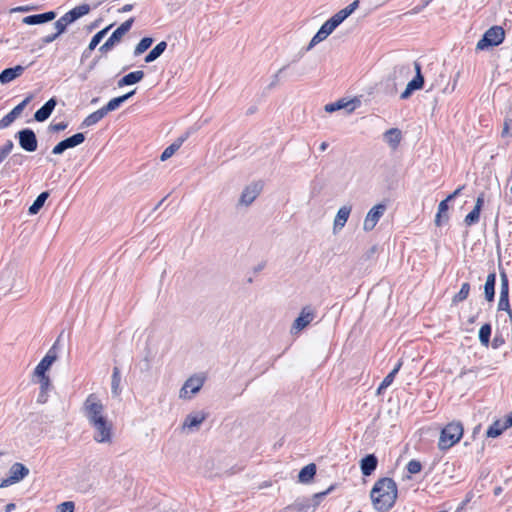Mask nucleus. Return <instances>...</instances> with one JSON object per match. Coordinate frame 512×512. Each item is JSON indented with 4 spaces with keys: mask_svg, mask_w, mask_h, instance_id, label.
I'll return each mask as SVG.
<instances>
[{
    "mask_svg": "<svg viewBox=\"0 0 512 512\" xmlns=\"http://www.w3.org/2000/svg\"><path fill=\"white\" fill-rule=\"evenodd\" d=\"M329 35H330V33H328L323 27H320V29L317 31V33L311 39V41L307 47V50L312 49L315 45L324 41Z\"/></svg>",
    "mask_w": 512,
    "mask_h": 512,
    "instance_id": "obj_44",
    "label": "nucleus"
},
{
    "mask_svg": "<svg viewBox=\"0 0 512 512\" xmlns=\"http://www.w3.org/2000/svg\"><path fill=\"white\" fill-rule=\"evenodd\" d=\"M498 310L506 311L510 317H512V311L509 304V296H500L498 302Z\"/></svg>",
    "mask_w": 512,
    "mask_h": 512,
    "instance_id": "obj_50",
    "label": "nucleus"
},
{
    "mask_svg": "<svg viewBox=\"0 0 512 512\" xmlns=\"http://www.w3.org/2000/svg\"><path fill=\"white\" fill-rule=\"evenodd\" d=\"M509 296V282L507 275L505 273H501V288H500V296Z\"/></svg>",
    "mask_w": 512,
    "mask_h": 512,
    "instance_id": "obj_51",
    "label": "nucleus"
},
{
    "mask_svg": "<svg viewBox=\"0 0 512 512\" xmlns=\"http://www.w3.org/2000/svg\"><path fill=\"white\" fill-rule=\"evenodd\" d=\"M25 71L22 65L6 68L0 73V83L5 85L20 77Z\"/></svg>",
    "mask_w": 512,
    "mask_h": 512,
    "instance_id": "obj_18",
    "label": "nucleus"
},
{
    "mask_svg": "<svg viewBox=\"0 0 512 512\" xmlns=\"http://www.w3.org/2000/svg\"><path fill=\"white\" fill-rule=\"evenodd\" d=\"M329 35H330V33H328L323 27H320V29L317 31V33L311 39V41L307 47V50L312 49L315 45L324 41Z\"/></svg>",
    "mask_w": 512,
    "mask_h": 512,
    "instance_id": "obj_43",
    "label": "nucleus"
},
{
    "mask_svg": "<svg viewBox=\"0 0 512 512\" xmlns=\"http://www.w3.org/2000/svg\"><path fill=\"white\" fill-rule=\"evenodd\" d=\"M316 474V465L314 463H310L304 466L298 475V480L301 483H309Z\"/></svg>",
    "mask_w": 512,
    "mask_h": 512,
    "instance_id": "obj_31",
    "label": "nucleus"
},
{
    "mask_svg": "<svg viewBox=\"0 0 512 512\" xmlns=\"http://www.w3.org/2000/svg\"><path fill=\"white\" fill-rule=\"evenodd\" d=\"M399 73L400 75H408L410 73V67L409 66H398L394 69V74Z\"/></svg>",
    "mask_w": 512,
    "mask_h": 512,
    "instance_id": "obj_59",
    "label": "nucleus"
},
{
    "mask_svg": "<svg viewBox=\"0 0 512 512\" xmlns=\"http://www.w3.org/2000/svg\"><path fill=\"white\" fill-rule=\"evenodd\" d=\"M85 141V135L83 133H76L62 141H60L57 145L52 149V153L54 155H60L65 150L74 148Z\"/></svg>",
    "mask_w": 512,
    "mask_h": 512,
    "instance_id": "obj_13",
    "label": "nucleus"
},
{
    "mask_svg": "<svg viewBox=\"0 0 512 512\" xmlns=\"http://www.w3.org/2000/svg\"><path fill=\"white\" fill-rule=\"evenodd\" d=\"M106 116L105 111L100 108L97 111L88 115L83 122L81 123V127H90L98 123L102 118Z\"/></svg>",
    "mask_w": 512,
    "mask_h": 512,
    "instance_id": "obj_37",
    "label": "nucleus"
},
{
    "mask_svg": "<svg viewBox=\"0 0 512 512\" xmlns=\"http://www.w3.org/2000/svg\"><path fill=\"white\" fill-rule=\"evenodd\" d=\"M424 84V77L422 75H416L414 79L408 82L406 89L401 93V99H407L410 97L414 90L421 89Z\"/></svg>",
    "mask_w": 512,
    "mask_h": 512,
    "instance_id": "obj_26",
    "label": "nucleus"
},
{
    "mask_svg": "<svg viewBox=\"0 0 512 512\" xmlns=\"http://www.w3.org/2000/svg\"><path fill=\"white\" fill-rule=\"evenodd\" d=\"M29 475V469L20 462H15L9 468V476L0 482V488H5L10 485L22 481Z\"/></svg>",
    "mask_w": 512,
    "mask_h": 512,
    "instance_id": "obj_8",
    "label": "nucleus"
},
{
    "mask_svg": "<svg viewBox=\"0 0 512 512\" xmlns=\"http://www.w3.org/2000/svg\"><path fill=\"white\" fill-rule=\"evenodd\" d=\"M14 147V143L12 140H7L5 144L0 147V163L4 161V159L11 153Z\"/></svg>",
    "mask_w": 512,
    "mask_h": 512,
    "instance_id": "obj_49",
    "label": "nucleus"
},
{
    "mask_svg": "<svg viewBox=\"0 0 512 512\" xmlns=\"http://www.w3.org/2000/svg\"><path fill=\"white\" fill-rule=\"evenodd\" d=\"M463 188H464V186H460L452 194L448 195L446 199L449 201L453 200L455 197H457L460 194V192L462 191Z\"/></svg>",
    "mask_w": 512,
    "mask_h": 512,
    "instance_id": "obj_63",
    "label": "nucleus"
},
{
    "mask_svg": "<svg viewBox=\"0 0 512 512\" xmlns=\"http://www.w3.org/2000/svg\"><path fill=\"white\" fill-rule=\"evenodd\" d=\"M340 24L341 22L338 20V18L333 15L321 27H323L328 33L331 34Z\"/></svg>",
    "mask_w": 512,
    "mask_h": 512,
    "instance_id": "obj_48",
    "label": "nucleus"
},
{
    "mask_svg": "<svg viewBox=\"0 0 512 512\" xmlns=\"http://www.w3.org/2000/svg\"><path fill=\"white\" fill-rule=\"evenodd\" d=\"M153 43V39L150 37H144L140 40V42L136 45L134 50V55L138 56L144 53Z\"/></svg>",
    "mask_w": 512,
    "mask_h": 512,
    "instance_id": "obj_46",
    "label": "nucleus"
},
{
    "mask_svg": "<svg viewBox=\"0 0 512 512\" xmlns=\"http://www.w3.org/2000/svg\"><path fill=\"white\" fill-rule=\"evenodd\" d=\"M104 411V405L95 394H90L86 398L83 405V412L90 425H93L98 420L105 419Z\"/></svg>",
    "mask_w": 512,
    "mask_h": 512,
    "instance_id": "obj_3",
    "label": "nucleus"
},
{
    "mask_svg": "<svg viewBox=\"0 0 512 512\" xmlns=\"http://www.w3.org/2000/svg\"><path fill=\"white\" fill-rule=\"evenodd\" d=\"M383 138L392 149H396L401 142L402 133L398 128H390L384 133Z\"/></svg>",
    "mask_w": 512,
    "mask_h": 512,
    "instance_id": "obj_24",
    "label": "nucleus"
},
{
    "mask_svg": "<svg viewBox=\"0 0 512 512\" xmlns=\"http://www.w3.org/2000/svg\"><path fill=\"white\" fill-rule=\"evenodd\" d=\"M285 69V67L278 70V72L273 76V80L270 83L269 87L275 86L279 81V75L280 73Z\"/></svg>",
    "mask_w": 512,
    "mask_h": 512,
    "instance_id": "obj_62",
    "label": "nucleus"
},
{
    "mask_svg": "<svg viewBox=\"0 0 512 512\" xmlns=\"http://www.w3.org/2000/svg\"><path fill=\"white\" fill-rule=\"evenodd\" d=\"M491 330V325L489 323L482 325L479 330V341L485 347H488L490 343Z\"/></svg>",
    "mask_w": 512,
    "mask_h": 512,
    "instance_id": "obj_41",
    "label": "nucleus"
},
{
    "mask_svg": "<svg viewBox=\"0 0 512 512\" xmlns=\"http://www.w3.org/2000/svg\"><path fill=\"white\" fill-rule=\"evenodd\" d=\"M206 418L207 414L202 411L190 413L186 416L182 424V430L188 432L198 430Z\"/></svg>",
    "mask_w": 512,
    "mask_h": 512,
    "instance_id": "obj_14",
    "label": "nucleus"
},
{
    "mask_svg": "<svg viewBox=\"0 0 512 512\" xmlns=\"http://www.w3.org/2000/svg\"><path fill=\"white\" fill-rule=\"evenodd\" d=\"M90 12V6L88 4H81L79 6H76L74 7L73 9H71L70 11H68L67 13H65V15L72 21V22H75L76 20H78L80 17L88 14Z\"/></svg>",
    "mask_w": 512,
    "mask_h": 512,
    "instance_id": "obj_33",
    "label": "nucleus"
},
{
    "mask_svg": "<svg viewBox=\"0 0 512 512\" xmlns=\"http://www.w3.org/2000/svg\"><path fill=\"white\" fill-rule=\"evenodd\" d=\"M316 317V311L315 309L307 305L302 308L299 316L294 320L292 327H291V333L297 334L303 329H305Z\"/></svg>",
    "mask_w": 512,
    "mask_h": 512,
    "instance_id": "obj_9",
    "label": "nucleus"
},
{
    "mask_svg": "<svg viewBox=\"0 0 512 512\" xmlns=\"http://www.w3.org/2000/svg\"><path fill=\"white\" fill-rule=\"evenodd\" d=\"M506 425L504 427H512V411L505 417Z\"/></svg>",
    "mask_w": 512,
    "mask_h": 512,
    "instance_id": "obj_64",
    "label": "nucleus"
},
{
    "mask_svg": "<svg viewBox=\"0 0 512 512\" xmlns=\"http://www.w3.org/2000/svg\"><path fill=\"white\" fill-rule=\"evenodd\" d=\"M185 141L184 137L178 138L175 142H173L171 145L165 148V150L162 152L160 156L161 161H166L170 157H172L176 151L179 150L183 142Z\"/></svg>",
    "mask_w": 512,
    "mask_h": 512,
    "instance_id": "obj_35",
    "label": "nucleus"
},
{
    "mask_svg": "<svg viewBox=\"0 0 512 512\" xmlns=\"http://www.w3.org/2000/svg\"><path fill=\"white\" fill-rule=\"evenodd\" d=\"M506 425V421L496 420L494 421L487 429L486 436L495 438L502 434L503 431L508 429L509 427H504Z\"/></svg>",
    "mask_w": 512,
    "mask_h": 512,
    "instance_id": "obj_34",
    "label": "nucleus"
},
{
    "mask_svg": "<svg viewBox=\"0 0 512 512\" xmlns=\"http://www.w3.org/2000/svg\"><path fill=\"white\" fill-rule=\"evenodd\" d=\"M421 469H422V465L417 460H410L407 464V471L410 474H417L421 471Z\"/></svg>",
    "mask_w": 512,
    "mask_h": 512,
    "instance_id": "obj_52",
    "label": "nucleus"
},
{
    "mask_svg": "<svg viewBox=\"0 0 512 512\" xmlns=\"http://www.w3.org/2000/svg\"><path fill=\"white\" fill-rule=\"evenodd\" d=\"M167 48L165 41L159 42L145 57L146 63H151L159 58Z\"/></svg>",
    "mask_w": 512,
    "mask_h": 512,
    "instance_id": "obj_36",
    "label": "nucleus"
},
{
    "mask_svg": "<svg viewBox=\"0 0 512 512\" xmlns=\"http://www.w3.org/2000/svg\"><path fill=\"white\" fill-rule=\"evenodd\" d=\"M470 292V284L468 282H465L462 284L460 291L454 295L452 302L453 303H459L467 299Z\"/></svg>",
    "mask_w": 512,
    "mask_h": 512,
    "instance_id": "obj_45",
    "label": "nucleus"
},
{
    "mask_svg": "<svg viewBox=\"0 0 512 512\" xmlns=\"http://www.w3.org/2000/svg\"><path fill=\"white\" fill-rule=\"evenodd\" d=\"M205 377L201 374H195L189 377L179 391V398L191 399L193 395L198 393L204 385Z\"/></svg>",
    "mask_w": 512,
    "mask_h": 512,
    "instance_id": "obj_6",
    "label": "nucleus"
},
{
    "mask_svg": "<svg viewBox=\"0 0 512 512\" xmlns=\"http://www.w3.org/2000/svg\"><path fill=\"white\" fill-rule=\"evenodd\" d=\"M402 366V361H398L395 367L392 369V371L383 379L381 384L379 385L377 389V393L381 394L383 390L388 388L394 381L395 376L399 372L400 368Z\"/></svg>",
    "mask_w": 512,
    "mask_h": 512,
    "instance_id": "obj_32",
    "label": "nucleus"
},
{
    "mask_svg": "<svg viewBox=\"0 0 512 512\" xmlns=\"http://www.w3.org/2000/svg\"><path fill=\"white\" fill-rule=\"evenodd\" d=\"M351 206H348V205H344L342 207L339 208L336 216H335V219H334V224H333V231L334 233H336L338 230H341L348 218H349V215L351 213Z\"/></svg>",
    "mask_w": 512,
    "mask_h": 512,
    "instance_id": "obj_22",
    "label": "nucleus"
},
{
    "mask_svg": "<svg viewBox=\"0 0 512 512\" xmlns=\"http://www.w3.org/2000/svg\"><path fill=\"white\" fill-rule=\"evenodd\" d=\"M463 425L459 421L448 423L440 433L438 447L445 451L458 443L463 436Z\"/></svg>",
    "mask_w": 512,
    "mask_h": 512,
    "instance_id": "obj_2",
    "label": "nucleus"
},
{
    "mask_svg": "<svg viewBox=\"0 0 512 512\" xmlns=\"http://www.w3.org/2000/svg\"><path fill=\"white\" fill-rule=\"evenodd\" d=\"M40 383V391L37 397V402L39 404H44L48 400V391L51 388V381L49 377H40L39 378Z\"/></svg>",
    "mask_w": 512,
    "mask_h": 512,
    "instance_id": "obj_28",
    "label": "nucleus"
},
{
    "mask_svg": "<svg viewBox=\"0 0 512 512\" xmlns=\"http://www.w3.org/2000/svg\"><path fill=\"white\" fill-rule=\"evenodd\" d=\"M495 283H496V274L490 273L486 278V282L484 285V294L487 301L491 302L494 300L495 296Z\"/></svg>",
    "mask_w": 512,
    "mask_h": 512,
    "instance_id": "obj_30",
    "label": "nucleus"
},
{
    "mask_svg": "<svg viewBox=\"0 0 512 512\" xmlns=\"http://www.w3.org/2000/svg\"><path fill=\"white\" fill-rule=\"evenodd\" d=\"M67 127H68V123H66V122H59V123H55V124L52 123L49 125V130L51 132H60V131L65 130Z\"/></svg>",
    "mask_w": 512,
    "mask_h": 512,
    "instance_id": "obj_56",
    "label": "nucleus"
},
{
    "mask_svg": "<svg viewBox=\"0 0 512 512\" xmlns=\"http://www.w3.org/2000/svg\"><path fill=\"white\" fill-rule=\"evenodd\" d=\"M333 490V486L329 487L326 491H323V492H320V493H316L314 494L313 496V506L314 507H317L319 504H320V501L328 494L330 493L331 491Z\"/></svg>",
    "mask_w": 512,
    "mask_h": 512,
    "instance_id": "obj_55",
    "label": "nucleus"
},
{
    "mask_svg": "<svg viewBox=\"0 0 512 512\" xmlns=\"http://www.w3.org/2000/svg\"><path fill=\"white\" fill-rule=\"evenodd\" d=\"M352 12L349 10L348 6H346L344 9L340 10L336 14H334L338 20L342 23L348 16H350Z\"/></svg>",
    "mask_w": 512,
    "mask_h": 512,
    "instance_id": "obj_57",
    "label": "nucleus"
},
{
    "mask_svg": "<svg viewBox=\"0 0 512 512\" xmlns=\"http://www.w3.org/2000/svg\"><path fill=\"white\" fill-rule=\"evenodd\" d=\"M94 429L93 439L97 443H111L112 441V424L107 418L98 420L91 425Z\"/></svg>",
    "mask_w": 512,
    "mask_h": 512,
    "instance_id": "obj_10",
    "label": "nucleus"
},
{
    "mask_svg": "<svg viewBox=\"0 0 512 512\" xmlns=\"http://www.w3.org/2000/svg\"><path fill=\"white\" fill-rule=\"evenodd\" d=\"M49 197V193L47 191H44L40 193L37 198L34 200L32 205L29 207V214L35 215L39 212V210L43 207L45 201Z\"/></svg>",
    "mask_w": 512,
    "mask_h": 512,
    "instance_id": "obj_38",
    "label": "nucleus"
},
{
    "mask_svg": "<svg viewBox=\"0 0 512 512\" xmlns=\"http://www.w3.org/2000/svg\"><path fill=\"white\" fill-rule=\"evenodd\" d=\"M504 343V340L502 337H499V336H495L493 341H492V347L494 349H497L498 347H500L502 344Z\"/></svg>",
    "mask_w": 512,
    "mask_h": 512,
    "instance_id": "obj_61",
    "label": "nucleus"
},
{
    "mask_svg": "<svg viewBox=\"0 0 512 512\" xmlns=\"http://www.w3.org/2000/svg\"><path fill=\"white\" fill-rule=\"evenodd\" d=\"M56 13L48 11L42 14H33L23 18L22 22L27 25H38L52 21L55 19Z\"/></svg>",
    "mask_w": 512,
    "mask_h": 512,
    "instance_id": "obj_20",
    "label": "nucleus"
},
{
    "mask_svg": "<svg viewBox=\"0 0 512 512\" xmlns=\"http://www.w3.org/2000/svg\"><path fill=\"white\" fill-rule=\"evenodd\" d=\"M483 204H484V194L481 193L476 199V203H475L473 210L471 212H469L464 219V222L467 226H472L479 222L480 212H481Z\"/></svg>",
    "mask_w": 512,
    "mask_h": 512,
    "instance_id": "obj_19",
    "label": "nucleus"
},
{
    "mask_svg": "<svg viewBox=\"0 0 512 512\" xmlns=\"http://www.w3.org/2000/svg\"><path fill=\"white\" fill-rule=\"evenodd\" d=\"M58 344L59 340H56L52 347L48 350L46 355L42 358V360L38 363L34 370V376L40 377H48L46 372L50 369L52 364L56 361L58 357Z\"/></svg>",
    "mask_w": 512,
    "mask_h": 512,
    "instance_id": "obj_7",
    "label": "nucleus"
},
{
    "mask_svg": "<svg viewBox=\"0 0 512 512\" xmlns=\"http://www.w3.org/2000/svg\"><path fill=\"white\" fill-rule=\"evenodd\" d=\"M120 383H121V373L118 367L113 368V373L111 377V392L114 396H118L120 394Z\"/></svg>",
    "mask_w": 512,
    "mask_h": 512,
    "instance_id": "obj_39",
    "label": "nucleus"
},
{
    "mask_svg": "<svg viewBox=\"0 0 512 512\" xmlns=\"http://www.w3.org/2000/svg\"><path fill=\"white\" fill-rule=\"evenodd\" d=\"M359 103L360 101L357 99L349 101H346L345 99H340L336 102L326 104L324 109L328 113H332L341 109H345L347 113H351L356 109Z\"/></svg>",
    "mask_w": 512,
    "mask_h": 512,
    "instance_id": "obj_16",
    "label": "nucleus"
},
{
    "mask_svg": "<svg viewBox=\"0 0 512 512\" xmlns=\"http://www.w3.org/2000/svg\"><path fill=\"white\" fill-rule=\"evenodd\" d=\"M135 92V90H132L122 96L111 99L105 106L102 107V109L105 111V114L107 115L109 112L119 108L120 105L124 103L126 100H128L130 97H132L135 94Z\"/></svg>",
    "mask_w": 512,
    "mask_h": 512,
    "instance_id": "obj_25",
    "label": "nucleus"
},
{
    "mask_svg": "<svg viewBox=\"0 0 512 512\" xmlns=\"http://www.w3.org/2000/svg\"><path fill=\"white\" fill-rule=\"evenodd\" d=\"M504 39V29L501 26H492L483 34L482 38L477 42L476 49L485 50L489 47L498 46L504 41Z\"/></svg>",
    "mask_w": 512,
    "mask_h": 512,
    "instance_id": "obj_4",
    "label": "nucleus"
},
{
    "mask_svg": "<svg viewBox=\"0 0 512 512\" xmlns=\"http://www.w3.org/2000/svg\"><path fill=\"white\" fill-rule=\"evenodd\" d=\"M261 186L259 184H251L247 186L241 193L239 204L248 206L250 205L259 195Z\"/></svg>",
    "mask_w": 512,
    "mask_h": 512,
    "instance_id": "obj_17",
    "label": "nucleus"
},
{
    "mask_svg": "<svg viewBox=\"0 0 512 512\" xmlns=\"http://www.w3.org/2000/svg\"><path fill=\"white\" fill-rule=\"evenodd\" d=\"M398 489L392 478H381L377 480L371 490L370 497L374 508L378 512L390 510L397 499Z\"/></svg>",
    "mask_w": 512,
    "mask_h": 512,
    "instance_id": "obj_1",
    "label": "nucleus"
},
{
    "mask_svg": "<svg viewBox=\"0 0 512 512\" xmlns=\"http://www.w3.org/2000/svg\"><path fill=\"white\" fill-rule=\"evenodd\" d=\"M75 505L72 501H66L57 506V512H74Z\"/></svg>",
    "mask_w": 512,
    "mask_h": 512,
    "instance_id": "obj_54",
    "label": "nucleus"
},
{
    "mask_svg": "<svg viewBox=\"0 0 512 512\" xmlns=\"http://www.w3.org/2000/svg\"><path fill=\"white\" fill-rule=\"evenodd\" d=\"M310 507L309 500H297L293 504L288 505L284 508V512H301L305 511Z\"/></svg>",
    "mask_w": 512,
    "mask_h": 512,
    "instance_id": "obj_42",
    "label": "nucleus"
},
{
    "mask_svg": "<svg viewBox=\"0 0 512 512\" xmlns=\"http://www.w3.org/2000/svg\"><path fill=\"white\" fill-rule=\"evenodd\" d=\"M448 202L449 200L444 199L438 205V212L435 216V224L436 226H441L443 223L447 222L449 219L448 216Z\"/></svg>",
    "mask_w": 512,
    "mask_h": 512,
    "instance_id": "obj_29",
    "label": "nucleus"
},
{
    "mask_svg": "<svg viewBox=\"0 0 512 512\" xmlns=\"http://www.w3.org/2000/svg\"><path fill=\"white\" fill-rule=\"evenodd\" d=\"M376 252H377V246H376V245H374V246H372L369 250H367V251L364 253L363 258H364L365 260H370V259H372V258L374 257V255L376 254Z\"/></svg>",
    "mask_w": 512,
    "mask_h": 512,
    "instance_id": "obj_58",
    "label": "nucleus"
},
{
    "mask_svg": "<svg viewBox=\"0 0 512 512\" xmlns=\"http://www.w3.org/2000/svg\"><path fill=\"white\" fill-rule=\"evenodd\" d=\"M56 105H57V101L55 98L49 99L41 108H39L35 112L34 119L37 122H44L45 120H47L50 117V115L54 111Z\"/></svg>",
    "mask_w": 512,
    "mask_h": 512,
    "instance_id": "obj_21",
    "label": "nucleus"
},
{
    "mask_svg": "<svg viewBox=\"0 0 512 512\" xmlns=\"http://www.w3.org/2000/svg\"><path fill=\"white\" fill-rule=\"evenodd\" d=\"M73 22L64 14L62 17H60L55 23L54 27L58 34H62L65 32L67 26L69 24H72Z\"/></svg>",
    "mask_w": 512,
    "mask_h": 512,
    "instance_id": "obj_47",
    "label": "nucleus"
},
{
    "mask_svg": "<svg viewBox=\"0 0 512 512\" xmlns=\"http://www.w3.org/2000/svg\"><path fill=\"white\" fill-rule=\"evenodd\" d=\"M134 22V18H130L123 22L113 33L111 36L99 47V52L107 53L109 52L116 44H118L123 36L131 29Z\"/></svg>",
    "mask_w": 512,
    "mask_h": 512,
    "instance_id": "obj_5",
    "label": "nucleus"
},
{
    "mask_svg": "<svg viewBox=\"0 0 512 512\" xmlns=\"http://www.w3.org/2000/svg\"><path fill=\"white\" fill-rule=\"evenodd\" d=\"M20 147L27 152H34L37 149L38 141L33 130L25 128L17 133Z\"/></svg>",
    "mask_w": 512,
    "mask_h": 512,
    "instance_id": "obj_11",
    "label": "nucleus"
},
{
    "mask_svg": "<svg viewBox=\"0 0 512 512\" xmlns=\"http://www.w3.org/2000/svg\"><path fill=\"white\" fill-rule=\"evenodd\" d=\"M386 211V205L385 204H377L373 206L367 213L364 223H363V229L364 231H372L375 226L377 225L380 218L384 215Z\"/></svg>",
    "mask_w": 512,
    "mask_h": 512,
    "instance_id": "obj_12",
    "label": "nucleus"
},
{
    "mask_svg": "<svg viewBox=\"0 0 512 512\" xmlns=\"http://www.w3.org/2000/svg\"><path fill=\"white\" fill-rule=\"evenodd\" d=\"M378 459L374 454L366 455L360 462L361 472L364 476L371 475L377 468Z\"/></svg>",
    "mask_w": 512,
    "mask_h": 512,
    "instance_id": "obj_23",
    "label": "nucleus"
},
{
    "mask_svg": "<svg viewBox=\"0 0 512 512\" xmlns=\"http://www.w3.org/2000/svg\"><path fill=\"white\" fill-rule=\"evenodd\" d=\"M144 75L145 74L142 70L130 72V73L126 74L125 76H123L118 81V86L123 87V86L136 84L144 78Z\"/></svg>",
    "mask_w": 512,
    "mask_h": 512,
    "instance_id": "obj_27",
    "label": "nucleus"
},
{
    "mask_svg": "<svg viewBox=\"0 0 512 512\" xmlns=\"http://www.w3.org/2000/svg\"><path fill=\"white\" fill-rule=\"evenodd\" d=\"M23 155L22 154H14L6 163L8 167L20 166L23 164Z\"/></svg>",
    "mask_w": 512,
    "mask_h": 512,
    "instance_id": "obj_53",
    "label": "nucleus"
},
{
    "mask_svg": "<svg viewBox=\"0 0 512 512\" xmlns=\"http://www.w3.org/2000/svg\"><path fill=\"white\" fill-rule=\"evenodd\" d=\"M59 36H60V34H58V32L56 31V33H54V34L46 35L45 37H43V38H42V42H43V44H49V43H52V42H53V41H55Z\"/></svg>",
    "mask_w": 512,
    "mask_h": 512,
    "instance_id": "obj_60",
    "label": "nucleus"
},
{
    "mask_svg": "<svg viewBox=\"0 0 512 512\" xmlns=\"http://www.w3.org/2000/svg\"><path fill=\"white\" fill-rule=\"evenodd\" d=\"M32 100V96H27L21 103L15 106L8 114H6L2 119H0V129L7 128L10 126L15 119L22 113L24 108L29 104Z\"/></svg>",
    "mask_w": 512,
    "mask_h": 512,
    "instance_id": "obj_15",
    "label": "nucleus"
},
{
    "mask_svg": "<svg viewBox=\"0 0 512 512\" xmlns=\"http://www.w3.org/2000/svg\"><path fill=\"white\" fill-rule=\"evenodd\" d=\"M112 25H109L102 30L98 31L91 39L89 45H88V51H93L98 44L101 42V40L106 36L108 31L111 29Z\"/></svg>",
    "mask_w": 512,
    "mask_h": 512,
    "instance_id": "obj_40",
    "label": "nucleus"
}]
</instances>
